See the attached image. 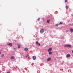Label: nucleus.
Wrapping results in <instances>:
<instances>
[{
  "mask_svg": "<svg viewBox=\"0 0 73 73\" xmlns=\"http://www.w3.org/2000/svg\"><path fill=\"white\" fill-rule=\"evenodd\" d=\"M14 50H15V51H16V48H15L14 49Z\"/></svg>",
  "mask_w": 73,
  "mask_h": 73,
  "instance_id": "nucleus-19",
  "label": "nucleus"
},
{
  "mask_svg": "<svg viewBox=\"0 0 73 73\" xmlns=\"http://www.w3.org/2000/svg\"><path fill=\"white\" fill-rule=\"evenodd\" d=\"M0 73H1V71H0Z\"/></svg>",
  "mask_w": 73,
  "mask_h": 73,
  "instance_id": "nucleus-25",
  "label": "nucleus"
},
{
  "mask_svg": "<svg viewBox=\"0 0 73 73\" xmlns=\"http://www.w3.org/2000/svg\"><path fill=\"white\" fill-rule=\"evenodd\" d=\"M62 22H60V23H59V25H61V24H62Z\"/></svg>",
  "mask_w": 73,
  "mask_h": 73,
  "instance_id": "nucleus-15",
  "label": "nucleus"
},
{
  "mask_svg": "<svg viewBox=\"0 0 73 73\" xmlns=\"http://www.w3.org/2000/svg\"><path fill=\"white\" fill-rule=\"evenodd\" d=\"M11 59L13 60L15 58V57H14V56H12L11 57Z\"/></svg>",
  "mask_w": 73,
  "mask_h": 73,
  "instance_id": "nucleus-8",
  "label": "nucleus"
},
{
  "mask_svg": "<svg viewBox=\"0 0 73 73\" xmlns=\"http://www.w3.org/2000/svg\"><path fill=\"white\" fill-rule=\"evenodd\" d=\"M4 54H2L1 55V57H4Z\"/></svg>",
  "mask_w": 73,
  "mask_h": 73,
  "instance_id": "nucleus-12",
  "label": "nucleus"
},
{
  "mask_svg": "<svg viewBox=\"0 0 73 73\" xmlns=\"http://www.w3.org/2000/svg\"><path fill=\"white\" fill-rule=\"evenodd\" d=\"M38 45L39 46H40V43H38Z\"/></svg>",
  "mask_w": 73,
  "mask_h": 73,
  "instance_id": "nucleus-22",
  "label": "nucleus"
},
{
  "mask_svg": "<svg viewBox=\"0 0 73 73\" xmlns=\"http://www.w3.org/2000/svg\"><path fill=\"white\" fill-rule=\"evenodd\" d=\"M40 32L41 33H42L44 32V29H40Z\"/></svg>",
  "mask_w": 73,
  "mask_h": 73,
  "instance_id": "nucleus-2",
  "label": "nucleus"
},
{
  "mask_svg": "<svg viewBox=\"0 0 73 73\" xmlns=\"http://www.w3.org/2000/svg\"><path fill=\"white\" fill-rule=\"evenodd\" d=\"M51 59V58H48L47 60L48 61H50Z\"/></svg>",
  "mask_w": 73,
  "mask_h": 73,
  "instance_id": "nucleus-9",
  "label": "nucleus"
},
{
  "mask_svg": "<svg viewBox=\"0 0 73 73\" xmlns=\"http://www.w3.org/2000/svg\"><path fill=\"white\" fill-rule=\"evenodd\" d=\"M66 56L68 58H69L70 57V54H67L66 55Z\"/></svg>",
  "mask_w": 73,
  "mask_h": 73,
  "instance_id": "nucleus-5",
  "label": "nucleus"
},
{
  "mask_svg": "<svg viewBox=\"0 0 73 73\" xmlns=\"http://www.w3.org/2000/svg\"><path fill=\"white\" fill-rule=\"evenodd\" d=\"M52 50V48H49L48 50V52H50V51H51V50Z\"/></svg>",
  "mask_w": 73,
  "mask_h": 73,
  "instance_id": "nucleus-6",
  "label": "nucleus"
},
{
  "mask_svg": "<svg viewBox=\"0 0 73 73\" xmlns=\"http://www.w3.org/2000/svg\"><path fill=\"white\" fill-rule=\"evenodd\" d=\"M40 18H38L37 19V20L38 21H39V20H40Z\"/></svg>",
  "mask_w": 73,
  "mask_h": 73,
  "instance_id": "nucleus-18",
  "label": "nucleus"
},
{
  "mask_svg": "<svg viewBox=\"0 0 73 73\" xmlns=\"http://www.w3.org/2000/svg\"><path fill=\"white\" fill-rule=\"evenodd\" d=\"M66 9H68V8H69V6L68 7V6H66Z\"/></svg>",
  "mask_w": 73,
  "mask_h": 73,
  "instance_id": "nucleus-13",
  "label": "nucleus"
},
{
  "mask_svg": "<svg viewBox=\"0 0 73 73\" xmlns=\"http://www.w3.org/2000/svg\"><path fill=\"white\" fill-rule=\"evenodd\" d=\"M7 73H10V72H7Z\"/></svg>",
  "mask_w": 73,
  "mask_h": 73,
  "instance_id": "nucleus-24",
  "label": "nucleus"
},
{
  "mask_svg": "<svg viewBox=\"0 0 73 73\" xmlns=\"http://www.w3.org/2000/svg\"><path fill=\"white\" fill-rule=\"evenodd\" d=\"M1 51H0V54H1Z\"/></svg>",
  "mask_w": 73,
  "mask_h": 73,
  "instance_id": "nucleus-23",
  "label": "nucleus"
},
{
  "mask_svg": "<svg viewBox=\"0 0 73 73\" xmlns=\"http://www.w3.org/2000/svg\"><path fill=\"white\" fill-rule=\"evenodd\" d=\"M58 25H59V24H56V26H58Z\"/></svg>",
  "mask_w": 73,
  "mask_h": 73,
  "instance_id": "nucleus-21",
  "label": "nucleus"
},
{
  "mask_svg": "<svg viewBox=\"0 0 73 73\" xmlns=\"http://www.w3.org/2000/svg\"><path fill=\"white\" fill-rule=\"evenodd\" d=\"M38 41L36 42V44H37V45H38Z\"/></svg>",
  "mask_w": 73,
  "mask_h": 73,
  "instance_id": "nucleus-16",
  "label": "nucleus"
},
{
  "mask_svg": "<svg viewBox=\"0 0 73 73\" xmlns=\"http://www.w3.org/2000/svg\"><path fill=\"white\" fill-rule=\"evenodd\" d=\"M72 46V45H69V44H67V45H65L64 46V47H68V48H70Z\"/></svg>",
  "mask_w": 73,
  "mask_h": 73,
  "instance_id": "nucleus-1",
  "label": "nucleus"
},
{
  "mask_svg": "<svg viewBox=\"0 0 73 73\" xmlns=\"http://www.w3.org/2000/svg\"><path fill=\"white\" fill-rule=\"evenodd\" d=\"M33 59L34 60H35L36 59V57L35 56H33Z\"/></svg>",
  "mask_w": 73,
  "mask_h": 73,
  "instance_id": "nucleus-3",
  "label": "nucleus"
},
{
  "mask_svg": "<svg viewBox=\"0 0 73 73\" xmlns=\"http://www.w3.org/2000/svg\"><path fill=\"white\" fill-rule=\"evenodd\" d=\"M25 51H27L28 50V48L26 47L25 48Z\"/></svg>",
  "mask_w": 73,
  "mask_h": 73,
  "instance_id": "nucleus-10",
  "label": "nucleus"
},
{
  "mask_svg": "<svg viewBox=\"0 0 73 73\" xmlns=\"http://www.w3.org/2000/svg\"><path fill=\"white\" fill-rule=\"evenodd\" d=\"M7 45H9V46H12V44L10 43L9 44H7Z\"/></svg>",
  "mask_w": 73,
  "mask_h": 73,
  "instance_id": "nucleus-4",
  "label": "nucleus"
},
{
  "mask_svg": "<svg viewBox=\"0 0 73 73\" xmlns=\"http://www.w3.org/2000/svg\"><path fill=\"white\" fill-rule=\"evenodd\" d=\"M20 46H21L20 45H19V44H18V48H20Z\"/></svg>",
  "mask_w": 73,
  "mask_h": 73,
  "instance_id": "nucleus-11",
  "label": "nucleus"
},
{
  "mask_svg": "<svg viewBox=\"0 0 73 73\" xmlns=\"http://www.w3.org/2000/svg\"><path fill=\"white\" fill-rule=\"evenodd\" d=\"M52 52H49V54H52Z\"/></svg>",
  "mask_w": 73,
  "mask_h": 73,
  "instance_id": "nucleus-14",
  "label": "nucleus"
},
{
  "mask_svg": "<svg viewBox=\"0 0 73 73\" xmlns=\"http://www.w3.org/2000/svg\"><path fill=\"white\" fill-rule=\"evenodd\" d=\"M68 1L67 0H65V2H67Z\"/></svg>",
  "mask_w": 73,
  "mask_h": 73,
  "instance_id": "nucleus-20",
  "label": "nucleus"
},
{
  "mask_svg": "<svg viewBox=\"0 0 73 73\" xmlns=\"http://www.w3.org/2000/svg\"><path fill=\"white\" fill-rule=\"evenodd\" d=\"M70 31L71 32V33H72L73 32V29H70Z\"/></svg>",
  "mask_w": 73,
  "mask_h": 73,
  "instance_id": "nucleus-7",
  "label": "nucleus"
},
{
  "mask_svg": "<svg viewBox=\"0 0 73 73\" xmlns=\"http://www.w3.org/2000/svg\"><path fill=\"white\" fill-rule=\"evenodd\" d=\"M47 22L48 23H49V20H48L47 21Z\"/></svg>",
  "mask_w": 73,
  "mask_h": 73,
  "instance_id": "nucleus-17",
  "label": "nucleus"
}]
</instances>
